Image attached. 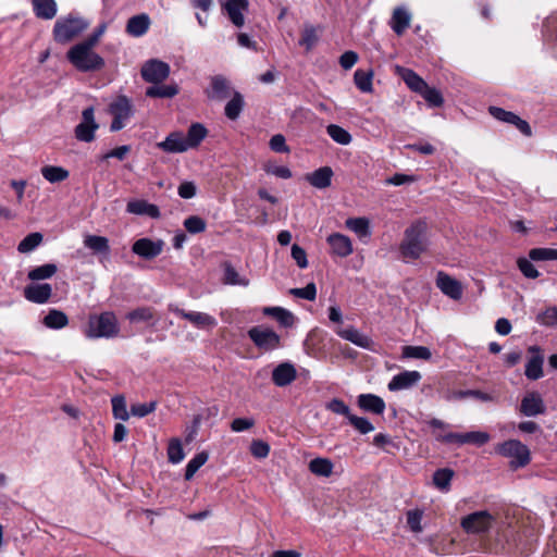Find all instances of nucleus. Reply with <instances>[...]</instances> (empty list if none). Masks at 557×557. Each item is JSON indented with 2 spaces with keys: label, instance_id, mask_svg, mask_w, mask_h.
I'll use <instances>...</instances> for the list:
<instances>
[{
  "label": "nucleus",
  "instance_id": "1",
  "mask_svg": "<svg viewBox=\"0 0 557 557\" xmlns=\"http://www.w3.org/2000/svg\"><path fill=\"white\" fill-rule=\"evenodd\" d=\"M437 524H401L403 531L411 533L417 541L424 543L431 552L436 554H458L463 546L459 534L451 532H435L432 530Z\"/></svg>",
  "mask_w": 557,
  "mask_h": 557
},
{
  "label": "nucleus",
  "instance_id": "2",
  "mask_svg": "<svg viewBox=\"0 0 557 557\" xmlns=\"http://www.w3.org/2000/svg\"><path fill=\"white\" fill-rule=\"evenodd\" d=\"M429 245L426 224L418 221L405 231L400 252L405 258L418 259L428 251Z\"/></svg>",
  "mask_w": 557,
  "mask_h": 557
},
{
  "label": "nucleus",
  "instance_id": "3",
  "mask_svg": "<svg viewBox=\"0 0 557 557\" xmlns=\"http://www.w3.org/2000/svg\"><path fill=\"white\" fill-rule=\"evenodd\" d=\"M66 58L81 72H95L104 66L103 58L94 50V47L84 41L71 47Z\"/></svg>",
  "mask_w": 557,
  "mask_h": 557
},
{
  "label": "nucleus",
  "instance_id": "4",
  "mask_svg": "<svg viewBox=\"0 0 557 557\" xmlns=\"http://www.w3.org/2000/svg\"><path fill=\"white\" fill-rule=\"evenodd\" d=\"M84 333L88 338L115 337L120 333L117 318L112 311L90 314Z\"/></svg>",
  "mask_w": 557,
  "mask_h": 557
},
{
  "label": "nucleus",
  "instance_id": "5",
  "mask_svg": "<svg viewBox=\"0 0 557 557\" xmlns=\"http://www.w3.org/2000/svg\"><path fill=\"white\" fill-rule=\"evenodd\" d=\"M89 27V22L82 16L69 14L59 18L53 27V39L67 44L81 36Z\"/></svg>",
  "mask_w": 557,
  "mask_h": 557
},
{
  "label": "nucleus",
  "instance_id": "6",
  "mask_svg": "<svg viewBox=\"0 0 557 557\" xmlns=\"http://www.w3.org/2000/svg\"><path fill=\"white\" fill-rule=\"evenodd\" d=\"M495 450L500 456L510 459L509 465L512 469L525 467L531 460L530 449L518 440L500 443Z\"/></svg>",
  "mask_w": 557,
  "mask_h": 557
},
{
  "label": "nucleus",
  "instance_id": "7",
  "mask_svg": "<svg viewBox=\"0 0 557 557\" xmlns=\"http://www.w3.org/2000/svg\"><path fill=\"white\" fill-rule=\"evenodd\" d=\"M109 113L113 116L110 129L111 132H117L125 126L126 121L133 115V103L126 96H119L109 104Z\"/></svg>",
  "mask_w": 557,
  "mask_h": 557
},
{
  "label": "nucleus",
  "instance_id": "8",
  "mask_svg": "<svg viewBox=\"0 0 557 557\" xmlns=\"http://www.w3.org/2000/svg\"><path fill=\"white\" fill-rule=\"evenodd\" d=\"M223 14L237 28L244 27L249 10L248 0H219Z\"/></svg>",
  "mask_w": 557,
  "mask_h": 557
},
{
  "label": "nucleus",
  "instance_id": "9",
  "mask_svg": "<svg viewBox=\"0 0 557 557\" xmlns=\"http://www.w3.org/2000/svg\"><path fill=\"white\" fill-rule=\"evenodd\" d=\"M248 335L253 344L264 351H271L281 346L280 335L270 327L255 326L249 330Z\"/></svg>",
  "mask_w": 557,
  "mask_h": 557
},
{
  "label": "nucleus",
  "instance_id": "10",
  "mask_svg": "<svg viewBox=\"0 0 557 557\" xmlns=\"http://www.w3.org/2000/svg\"><path fill=\"white\" fill-rule=\"evenodd\" d=\"M169 75V64L160 60H150L141 67V76L148 83L159 84L165 81Z\"/></svg>",
  "mask_w": 557,
  "mask_h": 557
},
{
  "label": "nucleus",
  "instance_id": "11",
  "mask_svg": "<svg viewBox=\"0 0 557 557\" xmlns=\"http://www.w3.org/2000/svg\"><path fill=\"white\" fill-rule=\"evenodd\" d=\"M98 127L95 121L94 108H86L82 113V122L75 127V136L81 141L90 143L94 140Z\"/></svg>",
  "mask_w": 557,
  "mask_h": 557
},
{
  "label": "nucleus",
  "instance_id": "12",
  "mask_svg": "<svg viewBox=\"0 0 557 557\" xmlns=\"http://www.w3.org/2000/svg\"><path fill=\"white\" fill-rule=\"evenodd\" d=\"M437 288L447 297L453 300H459L463 294V287L459 281L440 271L436 275Z\"/></svg>",
  "mask_w": 557,
  "mask_h": 557
},
{
  "label": "nucleus",
  "instance_id": "13",
  "mask_svg": "<svg viewBox=\"0 0 557 557\" xmlns=\"http://www.w3.org/2000/svg\"><path fill=\"white\" fill-rule=\"evenodd\" d=\"M335 333L343 339L348 341L360 348L373 350L374 343L371 337L354 326L345 329L338 326L335 329Z\"/></svg>",
  "mask_w": 557,
  "mask_h": 557
},
{
  "label": "nucleus",
  "instance_id": "14",
  "mask_svg": "<svg viewBox=\"0 0 557 557\" xmlns=\"http://www.w3.org/2000/svg\"><path fill=\"white\" fill-rule=\"evenodd\" d=\"M163 246L161 239L140 238L133 244L132 250L144 259H153L162 252Z\"/></svg>",
  "mask_w": 557,
  "mask_h": 557
},
{
  "label": "nucleus",
  "instance_id": "15",
  "mask_svg": "<svg viewBox=\"0 0 557 557\" xmlns=\"http://www.w3.org/2000/svg\"><path fill=\"white\" fill-rule=\"evenodd\" d=\"M421 377L422 375L419 371H403L392 377L387 384V388L391 392L408 389L414 386L421 380Z\"/></svg>",
  "mask_w": 557,
  "mask_h": 557
},
{
  "label": "nucleus",
  "instance_id": "16",
  "mask_svg": "<svg viewBox=\"0 0 557 557\" xmlns=\"http://www.w3.org/2000/svg\"><path fill=\"white\" fill-rule=\"evenodd\" d=\"M326 242L330 245L331 253L337 257L345 258L354 251L351 239L342 233L329 235Z\"/></svg>",
  "mask_w": 557,
  "mask_h": 557
},
{
  "label": "nucleus",
  "instance_id": "17",
  "mask_svg": "<svg viewBox=\"0 0 557 557\" xmlns=\"http://www.w3.org/2000/svg\"><path fill=\"white\" fill-rule=\"evenodd\" d=\"M488 111H490L491 115L493 117H495L496 120L516 125L517 128L524 135H527V136L531 135L530 125L524 120H522L518 115H516L515 113L506 111L498 107H490Z\"/></svg>",
  "mask_w": 557,
  "mask_h": 557
},
{
  "label": "nucleus",
  "instance_id": "18",
  "mask_svg": "<svg viewBox=\"0 0 557 557\" xmlns=\"http://www.w3.org/2000/svg\"><path fill=\"white\" fill-rule=\"evenodd\" d=\"M297 377V370L290 362H282L272 371V381L278 387L292 384Z\"/></svg>",
  "mask_w": 557,
  "mask_h": 557
},
{
  "label": "nucleus",
  "instance_id": "19",
  "mask_svg": "<svg viewBox=\"0 0 557 557\" xmlns=\"http://www.w3.org/2000/svg\"><path fill=\"white\" fill-rule=\"evenodd\" d=\"M520 411L527 417L544 413L545 405L542 396L536 392L528 393L521 400Z\"/></svg>",
  "mask_w": 557,
  "mask_h": 557
},
{
  "label": "nucleus",
  "instance_id": "20",
  "mask_svg": "<svg viewBox=\"0 0 557 557\" xmlns=\"http://www.w3.org/2000/svg\"><path fill=\"white\" fill-rule=\"evenodd\" d=\"M529 351L532 354V357L528 360L525 364L524 374L529 380H539L543 376V363L544 357L541 354V350L536 346H531Z\"/></svg>",
  "mask_w": 557,
  "mask_h": 557
},
{
  "label": "nucleus",
  "instance_id": "21",
  "mask_svg": "<svg viewBox=\"0 0 557 557\" xmlns=\"http://www.w3.org/2000/svg\"><path fill=\"white\" fill-rule=\"evenodd\" d=\"M359 408L366 412L383 414L386 409L384 399L375 394H360L357 397Z\"/></svg>",
  "mask_w": 557,
  "mask_h": 557
},
{
  "label": "nucleus",
  "instance_id": "22",
  "mask_svg": "<svg viewBox=\"0 0 557 557\" xmlns=\"http://www.w3.org/2000/svg\"><path fill=\"white\" fill-rule=\"evenodd\" d=\"M157 146L170 153H181L189 149L185 135L180 132L171 133L165 140L158 143Z\"/></svg>",
  "mask_w": 557,
  "mask_h": 557
},
{
  "label": "nucleus",
  "instance_id": "23",
  "mask_svg": "<svg viewBox=\"0 0 557 557\" xmlns=\"http://www.w3.org/2000/svg\"><path fill=\"white\" fill-rule=\"evenodd\" d=\"M52 294L50 284H32L25 287L24 296L27 300L35 304H45L49 300Z\"/></svg>",
  "mask_w": 557,
  "mask_h": 557
},
{
  "label": "nucleus",
  "instance_id": "24",
  "mask_svg": "<svg viewBox=\"0 0 557 557\" xmlns=\"http://www.w3.org/2000/svg\"><path fill=\"white\" fill-rule=\"evenodd\" d=\"M126 211L132 214L147 215L152 219L160 218L159 208L146 200L134 199L127 202Z\"/></svg>",
  "mask_w": 557,
  "mask_h": 557
},
{
  "label": "nucleus",
  "instance_id": "25",
  "mask_svg": "<svg viewBox=\"0 0 557 557\" xmlns=\"http://www.w3.org/2000/svg\"><path fill=\"white\" fill-rule=\"evenodd\" d=\"M333 170L330 166H322L306 175V181L318 189L331 186Z\"/></svg>",
  "mask_w": 557,
  "mask_h": 557
},
{
  "label": "nucleus",
  "instance_id": "26",
  "mask_svg": "<svg viewBox=\"0 0 557 557\" xmlns=\"http://www.w3.org/2000/svg\"><path fill=\"white\" fill-rule=\"evenodd\" d=\"M410 22V12L404 7H398L393 11L389 21V26L397 35H403L405 30L409 27Z\"/></svg>",
  "mask_w": 557,
  "mask_h": 557
},
{
  "label": "nucleus",
  "instance_id": "27",
  "mask_svg": "<svg viewBox=\"0 0 557 557\" xmlns=\"http://www.w3.org/2000/svg\"><path fill=\"white\" fill-rule=\"evenodd\" d=\"M126 319L131 323H149L152 325L158 321L157 312L152 307L135 308L126 314Z\"/></svg>",
  "mask_w": 557,
  "mask_h": 557
},
{
  "label": "nucleus",
  "instance_id": "28",
  "mask_svg": "<svg viewBox=\"0 0 557 557\" xmlns=\"http://www.w3.org/2000/svg\"><path fill=\"white\" fill-rule=\"evenodd\" d=\"M150 26V18L147 14L132 16L126 25V32L131 36L140 37L145 35Z\"/></svg>",
  "mask_w": 557,
  "mask_h": 557
},
{
  "label": "nucleus",
  "instance_id": "29",
  "mask_svg": "<svg viewBox=\"0 0 557 557\" xmlns=\"http://www.w3.org/2000/svg\"><path fill=\"white\" fill-rule=\"evenodd\" d=\"M397 73L404 79L406 85L414 92L420 94L428 85L422 77L410 69L397 66Z\"/></svg>",
  "mask_w": 557,
  "mask_h": 557
},
{
  "label": "nucleus",
  "instance_id": "30",
  "mask_svg": "<svg viewBox=\"0 0 557 557\" xmlns=\"http://www.w3.org/2000/svg\"><path fill=\"white\" fill-rule=\"evenodd\" d=\"M222 282L226 285L247 287L250 280L247 276L242 275L230 263H224Z\"/></svg>",
  "mask_w": 557,
  "mask_h": 557
},
{
  "label": "nucleus",
  "instance_id": "31",
  "mask_svg": "<svg viewBox=\"0 0 557 557\" xmlns=\"http://www.w3.org/2000/svg\"><path fill=\"white\" fill-rule=\"evenodd\" d=\"M308 468L317 476L329 478L333 473L334 463L329 458L317 457L309 462Z\"/></svg>",
  "mask_w": 557,
  "mask_h": 557
},
{
  "label": "nucleus",
  "instance_id": "32",
  "mask_svg": "<svg viewBox=\"0 0 557 557\" xmlns=\"http://www.w3.org/2000/svg\"><path fill=\"white\" fill-rule=\"evenodd\" d=\"M263 313L276 319V321L284 327L293 326L296 320L295 315L290 311L282 307H265L263 309Z\"/></svg>",
  "mask_w": 557,
  "mask_h": 557
},
{
  "label": "nucleus",
  "instance_id": "33",
  "mask_svg": "<svg viewBox=\"0 0 557 557\" xmlns=\"http://www.w3.org/2000/svg\"><path fill=\"white\" fill-rule=\"evenodd\" d=\"M32 3L37 17L51 20L57 14V3L54 0H32Z\"/></svg>",
  "mask_w": 557,
  "mask_h": 557
},
{
  "label": "nucleus",
  "instance_id": "34",
  "mask_svg": "<svg viewBox=\"0 0 557 557\" xmlns=\"http://www.w3.org/2000/svg\"><path fill=\"white\" fill-rule=\"evenodd\" d=\"M346 227L354 232L359 238L369 237L370 222L367 218H350L345 222Z\"/></svg>",
  "mask_w": 557,
  "mask_h": 557
},
{
  "label": "nucleus",
  "instance_id": "35",
  "mask_svg": "<svg viewBox=\"0 0 557 557\" xmlns=\"http://www.w3.org/2000/svg\"><path fill=\"white\" fill-rule=\"evenodd\" d=\"M262 169L268 175H272L277 178L289 180L293 176V173L287 165L278 164L273 159L267 160L262 164Z\"/></svg>",
  "mask_w": 557,
  "mask_h": 557
},
{
  "label": "nucleus",
  "instance_id": "36",
  "mask_svg": "<svg viewBox=\"0 0 557 557\" xmlns=\"http://www.w3.org/2000/svg\"><path fill=\"white\" fill-rule=\"evenodd\" d=\"M454 471L448 468L438 469L433 474V484L441 492L447 493L450 490Z\"/></svg>",
  "mask_w": 557,
  "mask_h": 557
},
{
  "label": "nucleus",
  "instance_id": "37",
  "mask_svg": "<svg viewBox=\"0 0 557 557\" xmlns=\"http://www.w3.org/2000/svg\"><path fill=\"white\" fill-rule=\"evenodd\" d=\"M211 87L213 97L221 100L232 96L234 92L230 86L228 81L221 75H216L211 79Z\"/></svg>",
  "mask_w": 557,
  "mask_h": 557
},
{
  "label": "nucleus",
  "instance_id": "38",
  "mask_svg": "<svg viewBox=\"0 0 557 557\" xmlns=\"http://www.w3.org/2000/svg\"><path fill=\"white\" fill-rule=\"evenodd\" d=\"M84 245L95 253H109L110 251L109 240L104 236L86 235Z\"/></svg>",
  "mask_w": 557,
  "mask_h": 557
},
{
  "label": "nucleus",
  "instance_id": "39",
  "mask_svg": "<svg viewBox=\"0 0 557 557\" xmlns=\"http://www.w3.org/2000/svg\"><path fill=\"white\" fill-rule=\"evenodd\" d=\"M41 175L49 183H59L65 181L70 173L66 169L57 165H45L40 170Z\"/></svg>",
  "mask_w": 557,
  "mask_h": 557
},
{
  "label": "nucleus",
  "instance_id": "40",
  "mask_svg": "<svg viewBox=\"0 0 557 557\" xmlns=\"http://www.w3.org/2000/svg\"><path fill=\"white\" fill-rule=\"evenodd\" d=\"M244 108V99L239 92L234 91L231 99L224 108V112L227 119L236 120Z\"/></svg>",
  "mask_w": 557,
  "mask_h": 557
},
{
  "label": "nucleus",
  "instance_id": "41",
  "mask_svg": "<svg viewBox=\"0 0 557 557\" xmlns=\"http://www.w3.org/2000/svg\"><path fill=\"white\" fill-rule=\"evenodd\" d=\"M354 81L357 88L362 92H372L373 91V72L372 71H363L357 70L354 74Z\"/></svg>",
  "mask_w": 557,
  "mask_h": 557
},
{
  "label": "nucleus",
  "instance_id": "42",
  "mask_svg": "<svg viewBox=\"0 0 557 557\" xmlns=\"http://www.w3.org/2000/svg\"><path fill=\"white\" fill-rule=\"evenodd\" d=\"M178 94L176 85H158L147 88L146 96L151 98H172Z\"/></svg>",
  "mask_w": 557,
  "mask_h": 557
},
{
  "label": "nucleus",
  "instance_id": "43",
  "mask_svg": "<svg viewBox=\"0 0 557 557\" xmlns=\"http://www.w3.org/2000/svg\"><path fill=\"white\" fill-rule=\"evenodd\" d=\"M170 310L173 311L175 314L190 321L198 327H205L208 324V317L205 313L196 311L186 312L185 310L180 309L177 307H170Z\"/></svg>",
  "mask_w": 557,
  "mask_h": 557
},
{
  "label": "nucleus",
  "instance_id": "44",
  "mask_svg": "<svg viewBox=\"0 0 557 557\" xmlns=\"http://www.w3.org/2000/svg\"><path fill=\"white\" fill-rule=\"evenodd\" d=\"M326 133L335 143L343 146L349 145L352 140L349 132L336 124H330L326 127Z\"/></svg>",
  "mask_w": 557,
  "mask_h": 557
},
{
  "label": "nucleus",
  "instance_id": "45",
  "mask_svg": "<svg viewBox=\"0 0 557 557\" xmlns=\"http://www.w3.org/2000/svg\"><path fill=\"white\" fill-rule=\"evenodd\" d=\"M207 136V128L199 123L191 124L186 137L189 149L196 148Z\"/></svg>",
  "mask_w": 557,
  "mask_h": 557
},
{
  "label": "nucleus",
  "instance_id": "46",
  "mask_svg": "<svg viewBox=\"0 0 557 557\" xmlns=\"http://www.w3.org/2000/svg\"><path fill=\"white\" fill-rule=\"evenodd\" d=\"M69 319L66 314L60 310H50L44 319V324L49 329H62L66 326Z\"/></svg>",
  "mask_w": 557,
  "mask_h": 557
},
{
  "label": "nucleus",
  "instance_id": "47",
  "mask_svg": "<svg viewBox=\"0 0 557 557\" xmlns=\"http://www.w3.org/2000/svg\"><path fill=\"white\" fill-rule=\"evenodd\" d=\"M112 413L117 420L127 421L131 412L127 411L126 399L123 395L112 397Z\"/></svg>",
  "mask_w": 557,
  "mask_h": 557
},
{
  "label": "nucleus",
  "instance_id": "48",
  "mask_svg": "<svg viewBox=\"0 0 557 557\" xmlns=\"http://www.w3.org/2000/svg\"><path fill=\"white\" fill-rule=\"evenodd\" d=\"M57 265L53 263H47L40 267H37L28 272V278L32 281H40L50 278L57 273Z\"/></svg>",
  "mask_w": 557,
  "mask_h": 557
},
{
  "label": "nucleus",
  "instance_id": "49",
  "mask_svg": "<svg viewBox=\"0 0 557 557\" xmlns=\"http://www.w3.org/2000/svg\"><path fill=\"white\" fill-rule=\"evenodd\" d=\"M42 238L44 237L41 233H30L18 244L17 250L21 253L30 252L41 244Z\"/></svg>",
  "mask_w": 557,
  "mask_h": 557
},
{
  "label": "nucleus",
  "instance_id": "50",
  "mask_svg": "<svg viewBox=\"0 0 557 557\" xmlns=\"http://www.w3.org/2000/svg\"><path fill=\"white\" fill-rule=\"evenodd\" d=\"M318 41V28L311 24H306L302 28L300 46L310 50Z\"/></svg>",
  "mask_w": 557,
  "mask_h": 557
},
{
  "label": "nucleus",
  "instance_id": "51",
  "mask_svg": "<svg viewBox=\"0 0 557 557\" xmlns=\"http://www.w3.org/2000/svg\"><path fill=\"white\" fill-rule=\"evenodd\" d=\"M431 356V350L425 346H405L403 348L404 358L429 360Z\"/></svg>",
  "mask_w": 557,
  "mask_h": 557
},
{
  "label": "nucleus",
  "instance_id": "52",
  "mask_svg": "<svg viewBox=\"0 0 557 557\" xmlns=\"http://www.w3.org/2000/svg\"><path fill=\"white\" fill-rule=\"evenodd\" d=\"M195 15L201 26H206L209 18V0H191Z\"/></svg>",
  "mask_w": 557,
  "mask_h": 557
},
{
  "label": "nucleus",
  "instance_id": "53",
  "mask_svg": "<svg viewBox=\"0 0 557 557\" xmlns=\"http://www.w3.org/2000/svg\"><path fill=\"white\" fill-rule=\"evenodd\" d=\"M532 261L557 260V249L555 248H533L529 251Z\"/></svg>",
  "mask_w": 557,
  "mask_h": 557
},
{
  "label": "nucleus",
  "instance_id": "54",
  "mask_svg": "<svg viewBox=\"0 0 557 557\" xmlns=\"http://www.w3.org/2000/svg\"><path fill=\"white\" fill-rule=\"evenodd\" d=\"M420 95L431 107H441L444 103V99L440 90L434 87H430L429 85L423 88Z\"/></svg>",
  "mask_w": 557,
  "mask_h": 557
},
{
  "label": "nucleus",
  "instance_id": "55",
  "mask_svg": "<svg viewBox=\"0 0 557 557\" xmlns=\"http://www.w3.org/2000/svg\"><path fill=\"white\" fill-rule=\"evenodd\" d=\"M168 457L173 463H178L184 459L182 443L178 438H172L168 446Z\"/></svg>",
  "mask_w": 557,
  "mask_h": 557
},
{
  "label": "nucleus",
  "instance_id": "56",
  "mask_svg": "<svg viewBox=\"0 0 557 557\" xmlns=\"http://www.w3.org/2000/svg\"><path fill=\"white\" fill-rule=\"evenodd\" d=\"M348 422L361 434H368L374 430V425L364 417L351 414Z\"/></svg>",
  "mask_w": 557,
  "mask_h": 557
},
{
  "label": "nucleus",
  "instance_id": "57",
  "mask_svg": "<svg viewBox=\"0 0 557 557\" xmlns=\"http://www.w3.org/2000/svg\"><path fill=\"white\" fill-rule=\"evenodd\" d=\"M184 226L188 233L197 234L206 231L207 223L203 219L191 215L184 221Z\"/></svg>",
  "mask_w": 557,
  "mask_h": 557
},
{
  "label": "nucleus",
  "instance_id": "58",
  "mask_svg": "<svg viewBox=\"0 0 557 557\" xmlns=\"http://www.w3.org/2000/svg\"><path fill=\"white\" fill-rule=\"evenodd\" d=\"M326 409L332 411L333 413L341 414L347 418L349 420V417H351L350 408L338 398H333L326 404Z\"/></svg>",
  "mask_w": 557,
  "mask_h": 557
},
{
  "label": "nucleus",
  "instance_id": "59",
  "mask_svg": "<svg viewBox=\"0 0 557 557\" xmlns=\"http://www.w3.org/2000/svg\"><path fill=\"white\" fill-rule=\"evenodd\" d=\"M157 408V401H149L144 404H134L131 406V414L138 418H144L152 413Z\"/></svg>",
  "mask_w": 557,
  "mask_h": 557
},
{
  "label": "nucleus",
  "instance_id": "60",
  "mask_svg": "<svg viewBox=\"0 0 557 557\" xmlns=\"http://www.w3.org/2000/svg\"><path fill=\"white\" fill-rule=\"evenodd\" d=\"M536 321L545 326H557V307H550L544 312L539 313Z\"/></svg>",
  "mask_w": 557,
  "mask_h": 557
},
{
  "label": "nucleus",
  "instance_id": "61",
  "mask_svg": "<svg viewBox=\"0 0 557 557\" xmlns=\"http://www.w3.org/2000/svg\"><path fill=\"white\" fill-rule=\"evenodd\" d=\"M497 519H498L497 516L491 513L487 510H479V511H474V512L469 513L466 517H463L461 519V522H467V523L484 522V521H492V520H497Z\"/></svg>",
  "mask_w": 557,
  "mask_h": 557
},
{
  "label": "nucleus",
  "instance_id": "62",
  "mask_svg": "<svg viewBox=\"0 0 557 557\" xmlns=\"http://www.w3.org/2000/svg\"><path fill=\"white\" fill-rule=\"evenodd\" d=\"M289 293L295 297L312 301L317 297V287L314 283H309L302 288H293L289 290Z\"/></svg>",
  "mask_w": 557,
  "mask_h": 557
},
{
  "label": "nucleus",
  "instance_id": "63",
  "mask_svg": "<svg viewBox=\"0 0 557 557\" xmlns=\"http://www.w3.org/2000/svg\"><path fill=\"white\" fill-rule=\"evenodd\" d=\"M250 453L258 459H264L269 456L270 445L261 440H255L251 442Z\"/></svg>",
  "mask_w": 557,
  "mask_h": 557
},
{
  "label": "nucleus",
  "instance_id": "64",
  "mask_svg": "<svg viewBox=\"0 0 557 557\" xmlns=\"http://www.w3.org/2000/svg\"><path fill=\"white\" fill-rule=\"evenodd\" d=\"M518 268L521 271V273L528 277V278H536L539 277L540 273L536 270V268L531 262V259L528 260L525 258H520L517 261Z\"/></svg>",
  "mask_w": 557,
  "mask_h": 557
}]
</instances>
